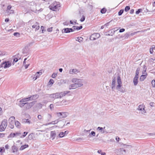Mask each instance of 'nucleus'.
<instances>
[{"label":"nucleus","instance_id":"obj_43","mask_svg":"<svg viewBox=\"0 0 155 155\" xmlns=\"http://www.w3.org/2000/svg\"><path fill=\"white\" fill-rule=\"evenodd\" d=\"M130 36V35L129 33H126L124 35L125 38L127 39Z\"/></svg>","mask_w":155,"mask_h":155},{"label":"nucleus","instance_id":"obj_38","mask_svg":"<svg viewBox=\"0 0 155 155\" xmlns=\"http://www.w3.org/2000/svg\"><path fill=\"white\" fill-rule=\"evenodd\" d=\"M25 103H21V102L18 104L19 106L21 107H23L25 106Z\"/></svg>","mask_w":155,"mask_h":155},{"label":"nucleus","instance_id":"obj_60","mask_svg":"<svg viewBox=\"0 0 155 155\" xmlns=\"http://www.w3.org/2000/svg\"><path fill=\"white\" fill-rule=\"evenodd\" d=\"M11 5H9L7 7V9L8 10H10L11 9Z\"/></svg>","mask_w":155,"mask_h":155},{"label":"nucleus","instance_id":"obj_50","mask_svg":"<svg viewBox=\"0 0 155 155\" xmlns=\"http://www.w3.org/2000/svg\"><path fill=\"white\" fill-rule=\"evenodd\" d=\"M85 19V17L84 15H83L81 18L80 19V21L81 22H83L84 21Z\"/></svg>","mask_w":155,"mask_h":155},{"label":"nucleus","instance_id":"obj_44","mask_svg":"<svg viewBox=\"0 0 155 155\" xmlns=\"http://www.w3.org/2000/svg\"><path fill=\"white\" fill-rule=\"evenodd\" d=\"M67 102V101L66 100H63L61 101V103L62 104V106L64 105H66V103Z\"/></svg>","mask_w":155,"mask_h":155},{"label":"nucleus","instance_id":"obj_64","mask_svg":"<svg viewBox=\"0 0 155 155\" xmlns=\"http://www.w3.org/2000/svg\"><path fill=\"white\" fill-rule=\"evenodd\" d=\"M143 71L145 72L146 71L147 68L145 65H144L143 66Z\"/></svg>","mask_w":155,"mask_h":155},{"label":"nucleus","instance_id":"obj_46","mask_svg":"<svg viewBox=\"0 0 155 155\" xmlns=\"http://www.w3.org/2000/svg\"><path fill=\"white\" fill-rule=\"evenodd\" d=\"M54 80L53 79H51L50 80V81H49V85H50L51 84V85H52L53 84V83H54Z\"/></svg>","mask_w":155,"mask_h":155},{"label":"nucleus","instance_id":"obj_34","mask_svg":"<svg viewBox=\"0 0 155 155\" xmlns=\"http://www.w3.org/2000/svg\"><path fill=\"white\" fill-rule=\"evenodd\" d=\"M106 11V9L105 8H103L101 10V12L102 14L105 13Z\"/></svg>","mask_w":155,"mask_h":155},{"label":"nucleus","instance_id":"obj_15","mask_svg":"<svg viewBox=\"0 0 155 155\" xmlns=\"http://www.w3.org/2000/svg\"><path fill=\"white\" fill-rule=\"evenodd\" d=\"M116 80V77H113V78L111 84V88L112 90H113L115 87Z\"/></svg>","mask_w":155,"mask_h":155},{"label":"nucleus","instance_id":"obj_36","mask_svg":"<svg viewBox=\"0 0 155 155\" xmlns=\"http://www.w3.org/2000/svg\"><path fill=\"white\" fill-rule=\"evenodd\" d=\"M33 134H29L28 136V138L29 140H31L33 139Z\"/></svg>","mask_w":155,"mask_h":155},{"label":"nucleus","instance_id":"obj_53","mask_svg":"<svg viewBox=\"0 0 155 155\" xmlns=\"http://www.w3.org/2000/svg\"><path fill=\"white\" fill-rule=\"evenodd\" d=\"M57 74L53 73L51 77L53 78H55L57 76Z\"/></svg>","mask_w":155,"mask_h":155},{"label":"nucleus","instance_id":"obj_6","mask_svg":"<svg viewBox=\"0 0 155 155\" xmlns=\"http://www.w3.org/2000/svg\"><path fill=\"white\" fill-rule=\"evenodd\" d=\"M100 34L99 33H94L92 34L90 37V39L91 40H94L96 38H98L100 37Z\"/></svg>","mask_w":155,"mask_h":155},{"label":"nucleus","instance_id":"obj_10","mask_svg":"<svg viewBox=\"0 0 155 155\" xmlns=\"http://www.w3.org/2000/svg\"><path fill=\"white\" fill-rule=\"evenodd\" d=\"M74 31V30L72 28H64L62 31V33H68Z\"/></svg>","mask_w":155,"mask_h":155},{"label":"nucleus","instance_id":"obj_7","mask_svg":"<svg viewBox=\"0 0 155 155\" xmlns=\"http://www.w3.org/2000/svg\"><path fill=\"white\" fill-rule=\"evenodd\" d=\"M21 133L20 132H17L16 133H11L8 136V138H13L14 137H17L21 135Z\"/></svg>","mask_w":155,"mask_h":155},{"label":"nucleus","instance_id":"obj_40","mask_svg":"<svg viewBox=\"0 0 155 155\" xmlns=\"http://www.w3.org/2000/svg\"><path fill=\"white\" fill-rule=\"evenodd\" d=\"M28 133L27 132H24L23 133V134L22 135L20 136L21 138L24 137H25L27 134Z\"/></svg>","mask_w":155,"mask_h":155},{"label":"nucleus","instance_id":"obj_37","mask_svg":"<svg viewBox=\"0 0 155 155\" xmlns=\"http://www.w3.org/2000/svg\"><path fill=\"white\" fill-rule=\"evenodd\" d=\"M24 122L25 123H28L30 124V120L28 119H25L23 120Z\"/></svg>","mask_w":155,"mask_h":155},{"label":"nucleus","instance_id":"obj_51","mask_svg":"<svg viewBox=\"0 0 155 155\" xmlns=\"http://www.w3.org/2000/svg\"><path fill=\"white\" fill-rule=\"evenodd\" d=\"M151 84L153 87H155V80H153L152 81Z\"/></svg>","mask_w":155,"mask_h":155},{"label":"nucleus","instance_id":"obj_8","mask_svg":"<svg viewBox=\"0 0 155 155\" xmlns=\"http://www.w3.org/2000/svg\"><path fill=\"white\" fill-rule=\"evenodd\" d=\"M59 7H60L59 5L57 4V2H56V4L54 3L53 4H51L49 7L51 10L53 11H55Z\"/></svg>","mask_w":155,"mask_h":155},{"label":"nucleus","instance_id":"obj_16","mask_svg":"<svg viewBox=\"0 0 155 155\" xmlns=\"http://www.w3.org/2000/svg\"><path fill=\"white\" fill-rule=\"evenodd\" d=\"M41 74H42V72H40V71L37 72L35 75V77H34L33 78V79H34L35 80H36Z\"/></svg>","mask_w":155,"mask_h":155},{"label":"nucleus","instance_id":"obj_57","mask_svg":"<svg viewBox=\"0 0 155 155\" xmlns=\"http://www.w3.org/2000/svg\"><path fill=\"white\" fill-rule=\"evenodd\" d=\"M41 30L42 31V33H44V31H45V30H44V27L43 26H41Z\"/></svg>","mask_w":155,"mask_h":155},{"label":"nucleus","instance_id":"obj_52","mask_svg":"<svg viewBox=\"0 0 155 155\" xmlns=\"http://www.w3.org/2000/svg\"><path fill=\"white\" fill-rule=\"evenodd\" d=\"M13 35L14 36H16L17 37H19L20 36L19 33L18 32L14 33Z\"/></svg>","mask_w":155,"mask_h":155},{"label":"nucleus","instance_id":"obj_5","mask_svg":"<svg viewBox=\"0 0 155 155\" xmlns=\"http://www.w3.org/2000/svg\"><path fill=\"white\" fill-rule=\"evenodd\" d=\"M35 101H32L30 103L26 102L24 108L26 110H28L31 108L35 104Z\"/></svg>","mask_w":155,"mask_h":155},{"label":"nucleus","instance_id":"obj_12","mask_svg":"<svg viewBox=\"0 0 155 155\" xmlns=\"http://www.w3.org/2000/svg\"><path fill=\"white\" fill-rule=\"evenodd\" d=\"M79 72V70L76 69H71L69 71V73L70 74H76Z\"/></svg>","mask_w":155,"mask_h":155},{"label":"nucleus","instance_id":"obj_29","mask_svg":"<svg viewBox=\"0 0 155 155\" xmlns=\"http://www.w3.org/2000/svg\"><path fill=\"white\" fill-rule=\"evenodd\" d=\"M121 145H123V147L124 148H131L132 147V146L131 145H128L126 144H124L123 143L121 144Z\"/></svg>","mask_w":155,"mask_h":155},{"label":"nucleus","instance_id":"obj_59","mask_svg":"<svg viewBox=\"0 0 155 155\" xmlns=\"http://www.w3.org/2000/svg\"><path fill=\"white\" fill-rule=\"evenodd\" d=\"M125 30V29L124 28H121L119 32L120 33L124 31Z\"/></svg>","mask_w":155,"mask_h":155},{"label":"nucleus","instance_id":"obj_28","mask_svg":"<svg viewBox=\"0 0 155 155\" xmlns=\"http://www.w3.org/2000/svg\"><path fill=\"white\" fill-rule=\"evenodd\" d=\"M118 151L120 152L122 154H125L126 153V150L124 149L123 148H120L118 150Z\"/></svg>","mask_w":155,"mask_h":155},{"label":"nucleus","instance_id":"obj_58","mask_svg":"<svg viewBox=\"0 0 155 155\" xmlns=\"http://www.w3.org/2000/svg\"><path fill=\"white\" fill-rule=\"evenodd\" d=\"M52 27H51L50 28H48L47 29V31L48 32H51L52 31Z\"/></svg>","mask_w":155,"mask_h":155},{"label":"nucleus","instance_id":"obj_25","mask_svg":"<svg viewBox=\"0 0 155 155\" xmlns=\"http://www.w3.org/2000/svg\"><path fill=\"white\" fill-rule=\"evenodd\" d=\"M82 26H73V30H79L81 29L82 28Z\"/></svg>","mask_w":155,"mask_h":155},{"label":"nucleus","instance_id":"obj_18","mask_svg":"<svg viewBox=\"0 0 155 155\" xmlns=\"http://www.w3.org/2000/svg\"><path fill=\"white\" fill-rule=\"evenodd\" d=\"M138 77L135 76L133 82L134 85L136 86L138 84Z\"/></svg>","mask_w":155,"mask_h":155},{"label":"nucleus","instance_id":"obj_20","mask_svg":"<svg viewBox=\"0 0 155 155\" xmlns=\"http://www.w3.org/2000/svg\"><path fill=\"white\" fill-rule=\"evenodd\" d=\"M76 88H77V87L75 83L74 84H71L69 86V90L75 89Z\"/></svg>","mask_w":155,"mask_h":155},{"label":"nucleus","instance_id":"obj_62","mask_svg":"<svg viewBox=\"0 0 155 155\" xmlns=\"http://www.w3.org/2000/svg\"><path fill=\"white\" fill-rule=\"evenodd\" d=\"M50 107L51 109L54 108V105L53 104H51L50 105Z\"/></svg>","mask_w":155,"mask_h":155},{"label":"nucleus","instance_id":"obj_49","mask_svg":"<svg viewBox=\"0 0 155 155\" xmlns=\"http://www.w3.org/2000/svg\"><path fill=\"white\" fill-rule=\"evenodd\" d=\"M142 11V9H139L136 12V14H139Z\"/></svg>","mask_w":155,"mask_h":155},{"label":"nucleus","instance_id":"obj_61","mask_svg":"<svg viewBox=\"0 0 155 155\" xmlns=\"http://www.w3.org/2000/svg\"><path fill=\"white\" fill-rule=\"evenodd\" d=\"M9 146L8 144H6L5 146V148L6 149H8L9 148Z\"/></svg>","mask_w":155,"mask_h":155},{"label":"nucleus","instance_id":"obj_63","mask_svg":"<svg viewBox=\"0 0 155 155\" xmlns=\"http://www.w3.org/2000/svg\"><path fill=\"white\" fill-rule=\"evenodd\" d=\"M38 118L39 120H41L42 118V116L41 115H39L38 116Z\"/></svg>","mask_w":155,"mask_h":155},{"label":"nucleus","instance_id":"obj_4","mask_svg":"<svg viewBox=\"0 0 155 155\" xmlns=\"http://www.w3.org/2000/svg\"><path fill=\"white\" fill-rule=\"evenodd\" d=\"M56 114L58 117L61 118H65L69 114L67 112H57Z\"/></svg>","mask_w":155,"mask_h":155},{"label":"nucleus","instance_id":"obj_24","mask_svg":"<svg viewBox=\"0 0 155 155\" xmlns=\"http://www.w3.org/2000/svg\"><path fill=\"white\" fill-rule=\"evenodd\" d=\"M50 135L51 137L52 138V140H53L55 138L56 136L55 132L53 131H51Z\"/></svg>","mask_w":155,"mask_h":155},{"label":"nucleus","instance_id":"obj_39","mask_svg":"<svg viewBox=\"0 0 155 155\" xmlns=\"http://www.w3.org/2000/svg\"><path fill=\"white\" fill-rule=\"evenodd\" d=\"M124 11V9H121L118 13V15H121L123 13Z\"/></svg>","mask_w":155,"mask_h":155},{"label":"nucleus","instance_id":"obj_26","mask_svg":"<svg viewBox=\"0 0 155 155\" xmlns=\"http://www.w3.org/2000/svg\"><path fill=\"white\" fill-rule=\"evenodd\" d=\"M38 97V95H35L30 96V97H31V98L30 99V101L32 100H35L37 99Z\"/></svg>","mask_w":155,"mask_h":155},{"label":"nucleus","instance_id":"obj_41","mask_svg":"<svg viewBox=\"0 0 155 155\" xmlns=\"http://www.w3.org/2000/svg\"><path fill=\"white\" fill-rule=\"evenodd\" d=\"M75 84H76L77 88L79 87H81L83 85V84H78L76 83H75Z\"/></svg>","mask_w":155,"mask_h":155},{"label":"nucleus","instance_id":"obj_19","mask_svg":"<svg viewBox=\"0 0 155 155\" xmlns=\"http://www.w3.org/2000/svg\"><path fill=\"white\" fill-rule=\"evenodd\" d=\"M31 97H28L27 98H24L21 99L20 101V102H24L27 101H30V99L31 98Z\"/></svg>","mask_w":155,"mask_h":155},{"label":"nucleus","instance_id":"obj_31","mask_svg":"<svg viewBox=\"0 0 155 155\" xmlns=\"http://www.w3.org/2000/svg\"><path fill=\"white\" fill-rule=\"evenodd\" d=\"M28 145L27 144H25L24 145L21 146L20 148V150H22L28 147Z\"/></svg>","mask_w":155,"mask_h":155},{"label":"nucleus","instance_id":"obj_55","mask_svg":"<svg viewBox=\"0 0 155 155\" xmlns=\"http://www.w3.org/2000/svg\"><path fill=\"white\" fill-rule=\"evenodd\" d=\"M9 126L10 127V128H11V129L13 128L14 127V126L13 124H11V123H9Z\"/></svg>","mask_w":155,"mask_h":155},{"label":"nucleus","instance_id":"obj_45","mask_svg":"<svg viewBox=\"0 0 155 155\" xmlns=\"http://www.w3.org/2000/svg\"><path fill=\"white\" fill-rule=\"evenodd\" d=\"M130 8L129 6H127L125 7L124 10L126 12H127L130 9Z\"/></svg>","mask_w":155,"mask_h":155},{"label":"nucleus","instance_id":"obj_21","mask_svg":"<svg viewBox=\"0 0 155 155\" xmlns=\"http://www.w3.org/2000/svg\"><path fill=\"white\" fill-rule=\"evenodd\" d=\"M32 28H35L36 31L37 30H38L39 29L40 27L38 23L36 22L35 25H33L32 26Z\"/></svg>","mask_w":155,"mask_h":155},{"label":"nucleus","instance_id":"obj_11","mask_svg":"<svg viewBox=\"0 0 155 155\" xmlns=\"http://www.w3.org/2000/svg\"><path fill=\"white\" fill-rule=\"evenodd\" d=\"M58 95L59 93H55L49 94V97L53 99H57L59 98Z\"/></svg>","mask_w":155,"mask_h":155},{"label":"nucleus","instance_id":"obj_1","mask_svg":"<svg viewBox=\"0 0 155 155\" xmlns=\"http://www.w3.org/2000/svg\"><path fill=\"white\" fill-rule=\"evenodd\" d=\"M117 82L118 85L116 86V88L120 92L124 93L125 92V90L122 89H120L121 87L122 86V82L120 78V77L119 75L118 74L117 77Z\"/></svg>","mask_w":155,"mask_h":155},{"label":"nucleus","instance_id":"obj_23","mask_svg":"<svg viewBox=\"0 0 155 155\" xmlns=\"http://www.w3.org/2000/svg\"><path fill=\"white\" fill-rule=\"evenodd\" d=\"M12 150L13 151V153H15V152H17L18 150V148L15 145H13L12 146Z\"/></svg>","mask_w":155,"mask_h":155},{"label":"nucleus","instance_id":"obj_32","mask_svg":"<svg viewBox=\"0 0 155 155\" xmlns=\"http://www.w3.org/2000/svg\"><path fill=\"white\" fill-rule=\"evenodd\" d=\"M140 71V68H137L136 71V75L135 76L138 77V75L139 74Z\"/></svg>","mask_w":155,"mask_h":155},{"label":"nucleus","instance_id":"obj_22","mask_svg":"<svg viewBox=\"0 0 155 155\" xmlns=\"http://www.w3.org/2000/svg\"><path fill=\"white\" fill-rule=\"evenodd\" d=\"M15 119V117L14 116H12L10 117L8 120L9 123L14 124V120Z\"/></svg>","mask_w":155,"mask_h":155},{"label":"nucleus","instance_id":"obj_42","mask_svg":"<svg viewBox=\"0 0 155 155\" xmlns=\"http://www.w3.org/2000/svg\"><path fill=\"white\" fill-rule=\"evenodd\" d=\"M142 31H136V32H134V33H131L130 34V36H133V35H134L135 34L138 33L139 32H142Z\"/></svg>","mask_w":155,"mask_h":155},{"label":"nucleus","instance_id":"obj_35","mask_svg":"<svg viewBox=\"0 0 155 155\" xmlns=\"http://www.w3.org/2000/svg\"><path fill=\"white\" fill-rule=\"evenodd\" d=\"M65 134L64 132H61L59 134V136L60 137H62L65 136Z\"/></svg>","mask_w":155,"mask_h":155},{"label":"nucleus","instance_id":"obj_30","mask_svg":"<svg viewBox=\"0 0 155 155\" xmlns=\"http://www.w3.org/2000/svg\"><path fill=\"white\" fill-rule=\"evenodd\" d=\"M15 124L16 126L18 128H20L21 127V124L18 121H16L15 122Z\"/></svg>","mask_w":155,"mask_h":155},{"label":"nucleus","instance_id":"obj_3","mask_svg":"<svg viewBox=\"0 0 155 155\" xmlns=\"http://www.w3.org/2000/svg\"><path fill=\"white\" fill-rule=\"evenodd\" d=\"M11 66V63L9 61H5L2 63L0 65V68L3 67L4 68H8Z\"/></svg>","mask_w":155,"mask_h":155},{"label":"nucleus","instance_id":"obj_27","mask_svg":"<svg viewBox=\"0 0 155 155\" xmlns=\"http://www.w3.org/2000/svg\"><path fill=\"white\" fill-rule=\"evenodd\" d=\"M147 74L145 75H142L140 78V80L141 81H143L146 78Z\"/></svg>","mask_w":155,"mask_h":155},{"label":"nucleus","instance_id":"obj_33","mask_svg":"<svg viewBox=\"0 0 155 155\" xmlns=\"http://www.w3.org/2000/svg\"><path fill=\"white\" fill-rule=\"evenodd\" d=\"M76 40L80 42H82L83 41V39L81 37L79 38L78 37L77 38V40Z\"/></svg>","mask_w":155,"mask_h":155},{"label":"nucleus","instance_id":"obj_48","mask_svg":"<svg viewBox=\"0 0 155 155\" xmlns=\"http://www.w3.org/2000/svg\"><path fill=\"white\" fill-rule=\"evenodd\" d=\"M5 54V52L0 51V56H2Z\"/></svg>","mask_w":155,"mask_h":155},{"label":"nucleus","instance_id":"obj_56","mask_svg":"<svg viewBox=\"0 0 155 155\" xmlns=\"http://www.w3.org/2000/svg\"><path fill=\"white\" fill-rule=\"evenodd\" d=\"M56 104L57 105H58V106H62V104L61 103V102H57L56 103Z\"/></svg>","mask_w":155,"mask_h":155},{"label":"nucleus","instance_id":"obj_17","mask_svg":"<svg viewBox=\"0 0 155 155\" xmlns=\"http://www.w3.org/2000/svg\"><path fill=\"white\" fill-rule=\"evenodd\" d=\"M105 128V127H104V128L101 127H98L97 128V130L99 131H100L101 133L104 134L106 133V131L104 130H103V129H104Z\"/></svg>","mask_w":155,"mask_h":155},{"label":"nucleus","instance_id":"obj_54","mask_svg":"<svg viewBox=\"0 0 155 155\" xmlns=\"http://www.w3.org/2000/svg\"><path fill=\"white\" fill-rule=\"evenodd\" d=\"M91 135L93 136H94L95 135V133L94 131H92L91 132L90 134H89V135Z\"/></svg>","mask_w":155,"mask_h":155},{"label":"nucleus","instance_id":"obj_2","mask_svg":"<svg viewBox=\"0 0 155 155\" xmlns=\"http://www.w3.org/2000/svg\"><path fill=\"white\" fill-rule=\"evenodd\" d=\"M8 125V120L7 119H4L0 125V131H3L5 130Z\"/></svg>","mask_w":155,"mask_h":155},{"label":"nucleus","instance_id":"obj_9","mask_svg":"<svg viewBox=\"0 0 155 155\" xmlns=\"http://www.w3.org/2000/svg\"><path fill=\"white\" fill-rule=\"evenodd\" d=\"M70 91H65L59 93V98H61L64 96H65L67 94L69 93Z\"/></svg>","mask_w":155,"mask_h":155},{"label":"nucleus","instance_id":"obj_13","mask_svg":"<svg viewBox=\"0 0 155 155\" xmlns=\"http://www.w3.org/2000/svg\"><path fill=\"white\" fill-rule=\"evenodd\" d=\"M141 109H143L142 110L143 111L142 114H144L146 113V111L145 109V106L143 104L139 105L138 106V108L137 109H138L139 110H141Z\"/></svg>","mask_w":155,"mask_h":155},{"label":"nucleus","instance_id":"obj_47","mask_svg":"<svg viewBox=\"0 0 155 155\" xmlns=\"http://www.w3.org/2000/svg\"><path fill=\"white\" fill-rule=\"evenodd\" d=\"M5 152V149L4 147L0 148V153L4 152Z\"/></svg>","mask_w":155,"mask_h":155},{"label":"nucleus","instance_id":"obj_14","mask_svg":"<svg viewBox=\"0 0 155 155\" xmlns=\"http://www.w3.org/2000/svg\"><path fill=\"white\" fill-rule=\"evenodd\" d=\"M72 82L74 83H77L78 84H82L81 80L76 78H74L72 79Z\"/></svg>","mask_w":155,"mask_h":155}]
</instances>
